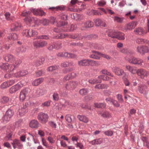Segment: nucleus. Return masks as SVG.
<instances>
[{
  "instance_id": "obj_1",
  "label": "nucleus",
  "mask_w": 149,
  "mask_h": 149,
  "mask_svg": "<svg viewBox=\"0 0 149 149\" xmlns=\"http://www.w3.org/2000/svg\"><path fill=\"white\" fill-rule=\"evenodd\" d=\"M18 64V63H17V64L14 63H11L10 64L8 63L1 64L0 67L1 68L7 72V73L5 75V77L8 78L11 76L12 72L14 70Z\"/></svg>"
},
{
  "instance_id": "obj_2",
  "label": "nucleus",
  "mask_w": 149,
  "mask_h": 149,
  "mask_svg": "<svg viewBox=\"0 0 149 149\" xmlns=\"http://www.w3.org/2000/svg\"><path fill=\"white\" fill-rule=\"evenodd\" d=\"M30 13L31 12L29 11L24 12L22 13V15L26 17L24 20L27 22H28L30 24L34 23L35 24H37L38 20L36 18H34L33 17H31L29 16Z\"/></svg>"
},
{
  "instance_id": "obj_3",
  "label": "nucleus",
  "mask_w": 149,
  "mask_h": 149,
  "mask_svg": "<svg viewBox=\"0 0 149 149\" xmlns=\"http://www.w3.org/2000/svg\"><path fill=\"white\" fill-rule=\"evenodd\" d=\"M78 64L80 66L91 65L92 66L98 64L97 61H95L90 59H84L79 61Z\"/></svg>"
},
{
  "instance_id": "obj_4",
  "label": "nucleus",
  "mask_w": 149,
  "mask_h": 149,
  "mask_svg": "<svg viewBox=\"0 0 149 149\" xmlns=\"http://www.w3.org/2000/svg\"><path fill=\"white\" fill-rule=\"evenodd\" d=\"M67 37L73 39L77 38L79 40H81L83 38L82 36H81V35L78 34H76L74 35H71L61 33L59 34L57 36H56V38H63Z\"/></svg>"
},
{
  "instance_id": "obj_5",
  "label": "nucleus",
  "mask_w": 149,
  "mask_h": 149,
  "mask_svg": "<svg viewBox=\"0 0 149 149\" xmlns=\"http://www.w3.org/2000/svg\"><path fill=\"white\" fill-rule=\"evenodd\" d=\"M136 50L140 54H144L149 52V46L148 45H139L136 47Z\"/></svg>"
},
{
  "instance_id": "obj_6",
  "label": "nucleus",
  "mask_w": 149,
  "mask_h": 149,
  "mask_svg": "<svg viewBox=\"0 0 149 149\" xmlns=\"http://www.w3.org/2000/svg\"><path fill=\"white\" fill-rule=\"evenodd\" d=\"M22 34L23 36L26 37H36L38 33L36 31L32 29H25L23 30Z\"/></svg>"
},
{
  "instance_id": "obj_7",
  "label": "nucleus",
  "mask_w": 149,
  "mask_h": 149,
  "mask_svg": "<svg viewBox=\"0 0 149 149\" xmlns=\"http://www.w3.org/2000/svg\"><path fill=\"white\" fill-rule=\"evenodd\" d=\"M147 86L144 84H141L138 86L137 91L140 93L143 94L144 96L147 97L148 91L147 90Z\"/></svg>"
},
{
  "instance_id": "obj_8",
  "label": "nucleus",
  "mask_w": 149,
  "mask_h": 149,
  "mask_svg": "<svg viewBox=\"0 0 149 149\" xmlns=\"http://www.w3.org/2000/svg\"><path fill=\"white\" fill-rule=\"evenodd\" d=\"M127 60L130 63L134 65H138L140 66L142 65L143 60L139 58L135 57H130Z\"/></svg>"
},
{
  "instance_id": "obj_9",
  "label": "nucleus",
  "mask_w": 149,
  "mask_h": 149,
  "mask_svg": "<svg viewBox=\"0 0 149 149\" xmlns=\"http://www.w3.org/2000/svg\"><path fill=\"white\" fill-rule=\"evenodd\" d=\"M48 116L47 114L41 112L39 113L37 116V118L42 123H45L48 121Z\"/></svg>"
},
{
  "instance_id": "obj_10",
  "label": "nucleus",
  "mask_w": 149,
  "mask_h": 149,
  "mask_svg": "<svg viewBox=\"0 0 149 149\" xmlns=\"http://www.w3.org/2000/svg\"><path fill=\"white\" fill-rule=\"evenodd\" d=\"M94 105V106H89L87 104H85L84 106L83 105L81 107L83 108H86L90 110H93L95 107L102 108H104L106 106L105 104L103 103H95Z\"/></svg>"
},
{
  "instance_id": "obj_11",
  "label": "nucleus",
  "mask_w": 149,
  "mask_h": 149,
  "mask_svg": "<svg viewBox=\"0 0 149 149\" xmlns=\"http://www.w3.org/2000/svg\"><path fill=\"white\" fill-rule=\"evenodd\" d=\"M23 86V84L19 82L10 88L9 90V92L13 93L21 88Z\"/></svg>"
},
{
  "instance_id": "obj_12",
  "label": "nucleus",
  "mask_w": 149,
  "mask_h": 149,
  "mask_svg": "<svg viewBox=\"0 0 149 149\" xmlns=\"http://www.w3.org/2000/svg\"><path fill=\"white\" fill-rule=\"evenodd\" d=\"M136 73L140 78L143 79L145 76L148 75V72L145 70L139 68L137 70Z\"/></svg>"
},
{
  "instance_id": "obj_13",
  "label": "nucleus",
  "mask_w": 149,
  "mask_h": 149,
  "mask_svg": "<svg viewBox=\"0 0 149 149\" xmlns=\"http://www.w3.org/2000/svg\"><path fill=\"white\" fill-rule=\"evenodd\" d=\"M13 114V113L11 110H8L6 112L3 118V120L4 122H6L10 120V118Z\"/></svg>"
},
{
  "instance_id": "obj_14",
  "label": "nucleus",
  "mask_w": 149,
  "mask_h": 149,
  "mask_svg": "<svg viewBox=\"0 0 149 149\" xmlns=\"http://www.w3.org/2000/svg\"><path fill=\"white\" fill-rule=\"evenodd\" d=\"M4 59L6 61L13 62L15 64L18 63V61L16 60V59L13 57V55L10 54H6L4 56Z\"/></svg>"
},
{
  "instance_id": "obj_15",
  "label": "nucleus",
  "mask_w": 149,
  "mask_h": 149,
  "mask_svg": "<svg viewBox=\"0 0 149 149\" xmlns=\"http://www.w3.org/2000/svg\"><path fill=\"white\" fill-rule=\"evenodd\" d=\"M77 85L78 83L75 81H70L68 83L65 88L67 89H72L76 88Z\"/></svg>"
},
{
  "instance_id": "obj_16",
  "label": "nucleus",
  "mask_w": 149,
  "mask_h": 149,
  "mask_svg": "<svg viewBox=\"0 0 149 149\" xmlns=\"http://www.w3.org/2000/svg\"><path fill=\"white\" fill-rule=\"evenodd\" d=\"M58 56L60 57H67L68 58H74L76 56L74 54L68 53L67 52H60L57 54Z\"/></svg>"
},
{
  "instance_id": "obj_17",
  "label": "nucleus",
  "mask_w": 149,
  "mask_h": 149,
  "mask_svg": "<svg viewBox=\"0 0 149 149\" xmlns=\"http://www.w3.org/2000/svg\"><path fill=\"white\" fill-rule=\"evenodd\" d=\"M137 24L136 21H132L127 24L125 27L126 29L131 30L134 29Z\"/></svg>"
},
{
  "instance_id": "obj_18",
  "label": "nucleus",
  "mask_w": 149,
  "mask_h": 149,
  "mask_svg": "<svg viewBox=\"0 0 149 149\" xmlns=\"http://www.w3.org/2000/svg\"><path fill=\"white\" fill-rule=\"evenodd\" d=\"M34 15H36L43 16L45 15V13L42 10L39 9H33L31 10Z\"/></svg>"
},
{
  "instance_id": "obj_19",
  "label": "nucleus",
  "mask_w": 149,
  "mask_h": 149,
  "mask_svg": "<svg viewBox=\"0 0 149 149\" xmlns=\"http://www.w3.org/2000/svg\"><path fill=\"white\" fill-rule=\"evenodd\" d=\"M92 53V54L89 56L90 58L97 60L100 59V57L101 56V53L95 51H93Z\"/></svg>"
},
{
  "instance_id": "obj_20",
  "label": "nucleus",
  "mask_w": 149,
  "mask_h": 149,
  "mask_svg": "<svg viewBox=\"0 0 149 149\" xmlns=\"http://www.w3.org/2000/svg\"><path fill=\"white\" fill-rule=\"evenodd\" d=\"M57 26H63L64 27H67V23L65 22L64 21H59L57 23ZM54 31L55 32H58L60 31H61L59 30L58 27H57L56 28H55L54 29Z\"/></svg>"
},
{
  "instance_id": "obj_21",
  "label": "nucleus",
  "mask_w": 149,
  "mask_h": 149,
  "mask_svg": "<svg viewBox=\"0 0 149 149\" xmlns=\"http://www.w3.org/2000/svg\"><path fill=\"white\" fill-rule=\"evenodd\" d=\"M112 70L113 71L118 75H122L124 73L123 70L117 67H114L112 68Z\"/></svg>"
},
{
  "instance_id": "obj_22",
  "label": "nucleus",
  "mask_w": 149,
  "mask_h": 149,
  "mask_svg": "<svg viewBox=\"0 0 149 149\" xmlns=\"http://www.w3.org/2000/svg\"><path fill=\"white\" fill-rule=\"evenodd\" d=\"M12 144L13 146V148L15 149L17 148H21L22 147V145L20 141L16 139H15L12 143Z\"/></svg>"
},
{
  "instance_id": "obj_23",
  "label": "nucleus",
  "mask_w": 149,
  "mask_h": 149,
  "mask_svg": "<svg viewBox=\"0 0 149 149\" xmlns=\"http://www.w3.org/2000/svg\"><path fill=\"white\" fill-rule=\"evenodd\" d=\"M136 42L139 44H145V45H148L149 46V41L146 39L138 38L136 39Z\"/></svg>"
},
{
  "instance_id": "obj_24",
  "label": "nucleus",
  "mask_w": 149,
  "mask_h": 149,
  "mask_svg": "<svg viewBox=\"0 0 149 149\" xmlns=\"http://www.w3.org/2000/svg\"><path fill=\"white\" fill-rule=\"evenodd\" d=\"M94 21L97 26L105 27L106 26L105 22L100 19H95L94 20Z\"/></svg>"
},
{
  "instance_id": "obj_25",
  "label": "nucleus",
  "mask_w": 149,
  "mask_h": 149,
  "mask_svg": "<svg viewBox=\"0 0 149 149\" xmlns=\"http://www.w3.org/2000/svg\"><path fill=\"white\" fill-rule=\"evenodd\" d=\"M20 24L17 22H15L11 26V30L12 31H17L21 28Z\"/></svg>"
},
{
  "instance_id": "obj_26",
  "label": "nucleus",
  "mask_w": 149,
  "mask_h": 149,
  "mask_svg": "<svg viewBox=\"0 0 149 149\" xmlns=\"http://www.w3.org/2000/svg\"><path fill=\"white\" fill-rule=\"evenodd\" d=\"M28 93L26 89L22 90L20 92L19 95V99L23 101L25 98L26 95Z\"/></svg>"
},
{
  "instance_id": "obj_27",
  "label": "nucleus",
  "mask_w": 149,
  "mask_h": 149,
  "mask_svg": "<svg viewBox=\"0 0 149 149\" xmlns=\"http://www.w3.org/2000/svg\"><path fill=\"white\" fill-rule=\"evenodd\" d=\"M28 73V71L26 70H23L15 73V76L17 77H20L25 75L27 74Z\"/></svg>"
},
{
  "instance_id": "obj_28",
  "label": "nucleus",
  "mask_w": 149,
  "mask_h": 149,
  "mask_svg": "<svg viewBox=\"0 0 149 149\" xmlns=\"http://www.w3.org/2000/svg\"><path fill=\"white\" fill-rule=\"evenodd\" d=\"M28 111L27 107L26 106H23L22 107L19 108V114L21 116L24 115Z\"/></svg>"
},
{
  "instance_id": "obj_29",
  "label": "nucleus",
  "mask_w": 149,
  "mask_h": 149,
  "mask_svg": "<svg viewBox=\"0 0 149 149\" xmlns=\"http://www.w3.org/2000/svg\"><path fill=\"white\" fill-rule=\"evenodd\" d=\"M77 117L80 121L85 123H87L88 122L89 119L88 118L84 115H79L77 116Z\"/></svg>"
},
{
  "instance_id": "obj_30",
  "label": "nucleus",
  "mask_w": 149,
  "mask_h": 149,
  "mask_svg": "<svg viewBox=\"0 0 149 149\" xmlns=\"http://www.w3.org/2000/svg\"><path fill=\"white\" fill-rule=\"evenodd\" d=\"M93 26V22L90 21H87L84 24H81V26L83 27L82 29L83 30L84 29V28L92 27Z\"/></svg>"
},
{
  "instance_id": "obj_31",
  "label": "nucleus",
  "mask_w": 149,
  "mask_h": 149,
  "mask_svg": "<svg viewBox=\"0 0 149 149\" xmlns=\"http://www.w3.org/2000/svg\"><path fill=\"white\" fill-rule=\"evenodd\" d=\"M125 68L127 70H128L130 72L133 74H135L136 73L137 70L135 67L126 65L125 66Z\"/></svg>"
},
{
  "instance_id": "obj_32",
  "label": "nucleus",
  "mask_w": 149,
  "mask_h": 149,
  "mask_svg": "<svg viewBox=\"0 0 149 149\" xmlns=\"http://www.w3.org/2000/svg\"><path fill=\"white\" fill-rule=\"evenodd\" d=\"M44 80V78H40L34 80L32 83V84L34 86H37L42 83Z\"/></svg>"
},
{
  "instance_id": "obj_33",
  "label": "nucleus",
  "mask_w": 149,
  "mask_h": 149,
  "mask_svg": "<svg viewBox=\"0 0 149 149\" xmlns=\"http://www.w3.org/2000/svg\"><path fill=\"white\" fill-rule=\"evenodd\" d=\"M49 9L52 11H53L55 10L56 11H58L59 10H64L65 9V7L63 6L62 5L57 6L56 7H50Z\"/></svg>"
},
{
  "instance_id": "obj_34",
  "label": "nucleus",
  "mask_w": 149,
  "mask_h": 149,
  "mask_svg": "<svg viewBox=\"0 0 149 149\" xmlns=\"http://www.w3.org/2000/svg\"><path fill=\"white\" fill-rule=\"evenodd\" d=\"M38 123L36 120H33L30 123V127L32 128H36L38 127Z\"/></svg>"
},
{
  "instance_id": "obj_35",
  "label": "nucleus",
  "mask_w": 149,
  "mask_h": 149,
  "mask_svg": "<svg viewBox=\"0 0 149 149\" xmlns=\"http://www.w3.org/2000/svg\"><path fill=\"white\" fill-rule=\"evenodd\" d=\"M118 31H110L108 33V35L109 37L113 38H116Z\"/></svg>"
},
{
  "instance_id": "obj_36",
  "label": "nucleus",
  "mask_w": 149,
  "mask_h": 149,
  "mask_svg": "<svg viewBox=\"0 0 149 149\" xmlns=\"http://www.w3.org/2000/svg\"><path fill=\"white\" fill-rule=\"evenodd\" d=\"M136 34L140 35H143L144 33V31L142 28L141 27L138 28L136 29L134 31Z\"/></svg>"
},
{
  "instance_id": "obj_37",
  "label": "nucleus",
  "mask_w": 149,
  "mask_h": 149,
  "mask_svg": "<svg viewBox=\"0 0 149 149\" xmlns=\"http://www.w3.org/2000/svg\"><path fill=\"white\" fill-rule=\"evenodd\" d=\"M45 60L44 58H42L36 60L35 62V65L36 66H38L42 64Z\"/></svg>"
},
{
  "instance_id": "obj_38",
  "label": "nucleus",
  "mask_w": 149,
  "mask_h": 149,
  "mask_svg": "<svg viewBox=\"0 0 149 149\" xmlns=\"http://www.w3.org/2000/svg\"><path fill=\"white\" fill-rule=\"evenodd\" d=\"M102 141V140L101 138L95 139L89 143L92 145L99 144L101 143Z\"/></svg>"
},
{
  "instance_id": "obj_39",
  "label": "nucleus",
  "mask_w": 149,
  "mask_h": 149,
  "mask_svg": "<svg viewBox=\"0 0 149 149\" xmlns=\"http://www.w3.org/2000/svg\"><path fill=\"white\" fill-rule=\"evenodd\" d=\"M100 114L101 116L104 118H109L111 117V114L108 111L102 112Z\"/></svg>"
},
{
  "instance_id": "obj_40",
  "label": "nucleus",
  "mask_w": 149,
  "mask_h": 149,
  "mask_svg": "<svg viewBox=\"0 0 149 149\" xmlns=\"http://www.w3.org/2000/svg\"><path fill=\"white\" fill-rule=\"evenodd\" d=\"M76 76V74L74 73H72L71 74H68L63 79V81H65L68 80L70 78H74Z\"/></svg>"
},
{
  "instance_id": "obj_41",
  "label": "nucleus",
  "mask_w": 149,
  "mask_h": 149,
  "mask_svg": "<svg viewBox=\"0 0 149 149\" xmlns=\"http://www.w3.org/2000/svg\"><path fill=\"white\" fill-rule=\"evenodd\" d=\"M124 19L123 17H119L117 16H115L114 17V21L119 23H122Z\"/></svg>"
},
{
  "instance_id": "obj_42",
  "label": "nucleus",
  "mask_w": 149,
  "mask_h": 149,
  "mask_svg": "<svg viewBox=\"0 0 149 149\" xmlns=\"http://www.w3.org/2000/svg\"><path fill=\"white\" fill-rule=\"evenodd\" d=\"M17 38L18 37L17 34L14 33L10 34L8 36V38L9 39L16 40L17 39Z\"/></svg>"
},
{
  "instance_id": "obj_43",
  "label": "nucleus",
  "mask_w": 149,
  "mask_h": 149,
  "mask_svg": "<svg viewBox=\"0 0 149 149\" xmlns=\"http://www.w3.org/2000/svg\"><path fill=\"white\" fill-rule=\"evenodd\" d=\"M117 37L116 38H117L119 40H123L125 39L124 37V34L122 33L118 32V34L117 35Z\"/></svg>"
},
{
  "instance_id": "obj_44",
  "label": "nucleus",
  "mask_w": 149,
  "mask_h": 149,
  "mask_svg": "<svg viewBox=\"0 0 149 149\" xmlns=\"http://www.w3.org/2000/svg\"><path fill=\"white\" fill-rule=\"evenodd\" d=\"M107 87L108 86L106 84H98L96 85L95 88L102 89L107 88Z\"/></svg>"
},
{
  "instance_id": "obj_45",
  "label": "nucleus",
  "mask_w": 149,
  "mask_h": 149,
  "mask_svg": "<svg viewBox=\"0 0 149 149\" xmlns=\"http://www.w3.org/2000/svg\"><path fill=\"white\" fill-rule=\"evenodd\" d=\"M72 116L69 114H67L65 116V118L66 120L69 123H70L72 121Z\"/></svg>"
},
{
  "instance_id": "obj_46",
  "label": "nucleus",
  "mask_w": 149,
  "mask_h": 149,
  "mask_svg": "<svg viewBox=\"0 0 149 149\" xmlns=\"http://www.w3.org/2000/svg\"><path fill=\"white\" fill-rule=\"evenodd\" d=\"M88 92V91L87 89L85 88H82L80 90L79 93L81 95H86Z\"/></svg>"
},
{
  "instance_id": "obj_47",
  "label": "nucleus",
  "mask_w": 149,
  "mask_h": 149,
  "mask_svg": "<svg viewBox=\"0 0 149 149\" xmlns=\"http://www.w3.org/2000/svg\"><path fill=\"white\" fill-rule=\"evenodd\" d=\"M53 45L54 48L56 49H59L62 47V44L60 42L55 43Z\"/></svg>"
},
{
  "instance_id": "obj_48",
  "label": "nucleus",
  "mask_w": 149,
  "mask_h": 149,
  "mask_svg": "<svg viewBox=\"0 0 149 149\" xmlns=\"http://www.w3.org/2000/svg\"><path fill=\"white\" fill-rule=\"evenodd\" d=\"M26 49L24 47H19L17 48L16 49V52L17 54H18L20 52H23L25 51Z\"/></svg>"
},
{
  "instance_id": "obj_49",
  "label": "nucleus",
  "mask_w": 149,
  "mask_h": 149,
  "mask_svg": "<svg viewBox=\"0 0 149 149\" xmlns=\"http://www.w3.org/2000/svg\"><path fill=\"white\" fill-rule=\"evenodd\" d=\"M58 67L57 66H51L47 68V70L49 71H52L58 69Z\"/></svg>"
},
{
  "instance_id": "obj_50",
  "label": "nucleus",
  "mask_w": 149,
  "mask_h": 149,
  "mask_svg": "<svg viewBox=\"0 0 149 149\" xmlns=\"http://www.w3.org/2000/svg\"><path fill=\"white\" fill-rule=\"evenodd\" d=\"M33 45L36 48L40 47V41L36 40L34 41L33 42Z\"/></svg>"
},
{
  "instance_id": "obj_51",
  "label": "nucleus",
  "mask_w": 149,
  "mask_h": 149,
  "mask_svg": "<svg viewBox=\"0 0 149 149\" xmlns=\"http://www.w3.org/2000/svg\"><path fill=\"white\" fill-rule=\"evenodd\" d=\"M106 2L104 0H101L97 3V4L100 6H103L106 4Z\"/></svg>"
},
{
  "instance_id": "obj_52",
  "label": "nucleus",
  "mask_w": 149,
  "mask_h": 149,
  "mask_svg": "<svg viewBox=\"0 0 149 149\" xmlns=\"http://www.w3.org/2000/svg\"><path fill=\"white\" fill-rule=\"evenodd\" d=\"M104 133L107 136H111L113 134V132L111 130H108L104 132Z\"/></svg>"
},
{
  "instance_id": "obj_53",
  "label": "nucleus",
  "mask_w": 149,
  "mask_h": 149,
  "mask_svg": "<svg viewBox=\"0 0 149 149\" xmlns=\"http://www.w3.org/2000/svg\"><path fill=\"white\" fill-rule=\"evenodd\" d=\"M9 98L6 97H3L1 100V102L3 103H5L9 101Z\"/></svg>"
},
{
  "instance_id": "obj_54",
  "label": "nucleus",
  "mask_w": 149,
  "mask_h": 149,
  "mask_svg": "<svg viewBox=\"0 0 149 149\" xmlns=\"http://www.w3.org/2000/svg\"><path fill=\"white\" fill-rule=\"evenodd\" d=\"M1 88H5L9 87V85L7 81L5 82L2 84L1 85Z\"/></svg>"
},
{
  "instance_id": "obj_55",
  "label": "nucleus",
  "mask_w": 149,
  "mask_h": 149,
  "mask_svg": "<svg viewBox=\"0 0 149 149\" xmlns=\"http://www.w3.org/2000/svg\"><path fill=\"white\" fill-rule=\"evenodd\" d=\"M98 78H101L102 80H108L109 79V77H107V75H101L98 76Z\"/></svg>"
},
{
  "instance_id": "obj_56",
  "label": "nucleus",
  "mask_w": 149,
  "mask_h": 149,
  "mask_svg": "<svg viewBox=\"0 0 149 149\" xmlns=\"http://www.w3.org/2000/svg\"><path fill=\"white\" fill-rule=\"evenodd\" d=\"M102 73L104 74H107V75L110 76L111 77H113V76L112 74L111 73L108 72L107 70H103L102 71Z\"/></svg>"
},
{
  "instance_id": "obj_57",
  "label": "nucleus",
  "mask_w": 149,
  "mask_h": 149,
  "mask_svg": "<svg viewBox=\"0 0 149 149\" xmlns=\"http://www.w3.org/2000/svg\"><path fill=\"white\" fill-rule=\"evenodd\" d=\"M117 98L120 103H122L123 102V100L122 98V96L121 95L118 94L117 95Z\"/></svg>"
},
{
  "instance_id": "obj_58",
  "label": "nucleus",
  "mask_w": 149,
  "mask_h": 149,
  "mask_svg": "<svg viewBox=\"0 0 149 149\" xmlns=\"http://www.w3.org/2000/svg\"><path fill=\"white\" fill-rule=\"evenodd\" d=\"M41 23H42L44 25H47L49 23V21L46 19H43L40 21Z\"/></svg>"
},
{
  "instance_id": "obj_59",
  "label": "nucleus",
  "mask_w": 149,
  "mask_h": 149,
  "mask_svg": "<svg viewBox=\"0 0 149 149\" xmlns=\"http://www.w3.org/2000/svg\"><path fill=\"white\" fill-rule=\"evenodd\" d=\"M48 37L46 35H42L41 36H37L36 37V39H48Z\"/></svg>"
},
{
  "instance_id": "obj_60",
  "label": "nucleus",
  "mask_w": 149,
  "mask_h": 149,
  "mask_svg": "<svg viewBox=\"0 0 149 149\" xmlns=\"http://www.w3.org/2000/svg\"><path fill=\"white\" fill-rule=\"evenodd\" d=\"M98 14V13L94 10H91L89 13V15H97Z\"/></svg>"
},
{
  "instance_id": "obj_61",
  "label": "nucleus",
  "mask_w": 149,
  "mask_h": 149,
  "mask_svg": "<svg viewBox=\"0 0 149 149\" xmlns=\"http://www.w3.org/2000/svg\"><path fill=\"white\" fill-rule=\"evenodd\" d=\"M76 147H78L80 149H82L84 148V146L81 143L77 142V143L75 144Z\"/></svg>"
},
{
  "instance_id": "obj_62",
  "label": "nucleus",
  "mask_w": 149,
  "mask_h": 149,
  "mask_svg": "<svg viewBox=\"0 0 149 149\" xmlns=\"http://www.w3.org/2000/svg\"><path fill=\"white\" fill-rule=\"evenodd\" d=\"M47 44V42L44 41H40V47H42L46 46Z\"/></svg>"
},
{
  "instance_id": "obj_63",
  "label": "nucleus",
  "mask_w": 149,
  "mask_h": 149,
  "mask_svg": "<svg viewBox=\"0 0 149 149\" xmlns=\"http://www.w3.org/2000/svg\"><path fill=\"white\" fill-rule=\"evenodd\" d=\"M77 25H76L72 24L71 25L70 29H68V30L70 31H72L74 30H75L77 28Z\"/></svg>"
},
{
  "instance_id": "obj_64",
  "label": "nucleus",
  "mask_w": 149,
  "mask_h": 149,
  "mask_svg": "<svg viewBox=\"0 0 149 149\" xmlns=\"http://www.w3.org/2000/svg\"><path fill=\"white\" fill-rule=\"evenodd\" d=\"M4 147L7 148H11V146L9 143L8 142H4L3 144Z\"/></svg>"
}]
</instances>
